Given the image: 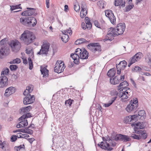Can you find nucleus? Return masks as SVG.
Returning <instances> with one entry per match:
<instances>
[{
	"instance_id": "09e8293b",
	"label": "nucleus",
	"mask_w": 151,
	"mask_h": 151,
	"mask_svg": "<svg viewBox=\"0 0 151 151\" xmlns=\"http://www.w3.org/2000/svg\"><path fill=\"white\" fill-rule=\"evenodd\" d=\"M18 68L17 66L15 65H12L10 66V68L11 70H16Z\"/></svg>"
},
{
	"instance_id": "f03ea898",
	"label": "nucleus",
	"mask_w": 151,
	"mask_h": 151,
	"mask_svg": "<svg viewBox=\"0 0 151 151\" xmlns=\"http://www.w3.org/2000/svg\"><path fill=\"white\" fill-rule=\"evenodd\" d=\"M35 38L33 33L28 30L24 31L20 38L21 40L27 45L33 42Z\"/></svg>"
},
{
	"instance_id": "603ef678",
	"label": "nucleus",
	"mask_w": 151,
	"mask_h": 151,
	"mask_svg": "<svg viewBox=\"0 0 151 151\" xmlns=\"http://www.w3.org/2000/svg\"><path fill=\"white\" fill-rule=\"evenodd\" d=\"M72 31L71 30V28L69 27V29H66L64 31V34L69 33L70 35L72 34Z\"/></svg>"
},
{
	"instance_id": "37998d69",
	"label": "nucleus",
	"mask_w": 151,
	"mask_h": 151,
	"mask_svg": "<svg viewBox=\"0 0 151 151\" xmlns=\"http://www.w3.org/2000/svg\"><path fill=\"white\" fill-rule=\"evenodd\" d=\"M134 7V5L133 4H129L126 7V12H128L130 10Z\"/></svg>"
},
{
	"instance_id": "bb28decb",
	"label": "nucleus",
	"mask_w": 151,
	"mask_h": 151,
	"mask_svg": "<svg viewBox=\"0 0 151 151\" xmlns=\"http://www.w3.org/2000/svg\"><path fill=\"white\" fill-rule=\"evenodd\" d=\"M119 76L115 77L113 79L110 78V81L111 84L114 85L116 84L119 83Z\"/></svg>"
},
{
	"instance_id": "f8f14e48",
	"label": "nucleus",
	"mask_w": 151,
	"mask_h": 151,
	"mask_svg": "<svg viewBox=\"0 0 151 151\" xmlns=\"http://www.w3.org/2000/svg\"><path fill=\"white\" fill-rule=\"evenodd\" d=\"M115 28L118 35H122L123 34L125 29V24L124 23H119L118 24L117 26Z\"/></svg>"
},
{
	"instance_id": "7ed1b4c3",
	"label": "nucleus",
	"mask_w": 151,
	"mask_h": 151,
	"mask_svg": "<svg viewBox=\"0 0 151 151\" xmlns=\"http://www.w3.org/2000/svg\"><path fill=\"white\" fill-rule=\"evenodd\" d=\"M83 51V49L82 50L79 48H78L76 50L74 53L71 54L70 55V57L74 60V62L75 64L78 63L80 55Z\"/></svg>"
},
{
	"instance_id": "e433bc0d",
	"label": "nucleus",
	"mask_w": 151,
	"mask_h": 151,
	"mask_svg": "<svg viewBox=\"0 0 151 151\" xmlns=\"http://www.w3.org/2000/svg\"><path fill=\"white\" fill-rule=\"evenodd\" d=\"M9 69L8 68H6L4 69L1 73V76L7 75L9 73Z\"/></svg>"
},
{
	"instance_id": "72a5a7b5",
	"label": "nucleus",
	"mask_w": 151,
	"mask_h": 151,
	"mask_svg": "<svg viewBox=\"0 0 151 151\" xmlns=\"http://www.w3.org/2000/svg\"><path fill=\"white\" fill-rule=\"evenodd\" d=\"M86 40L84 38H81L79 40H77L75 42V44L76 45L81 44L85 42Z\"/></svg>"
},
{
	"instance_id": "aec40b11",
	"label": "nucleus",
	"mask_w": 151,
	"mask_h": 151,
	"mask_svg": "<svg viewBox=\"0 0 151 151\" xmlns=\"http://www.w3.org/2000/svg\"><path fill=\"white\" fill-rule=\"evenodd\" d=\"M19 120L21 121L16 125V127L17 128L24 127L28 124V122L27 119H24L22 120Z\"/></svg>"
},
{
	"instance_id": "3c124183",
	"label": "nucleus",
	"mask_w": 151,
	"mask_h": 151,
	"mask_svg": "<svg viewBox=\"0 0 151 151\" xmlns=\"http://www.w3.org/2000/svg\"><path fill=\"white\" fill-rule=\"evenodd\" d=\"M145 112L144 110H141L138 111V115L139 116H142L145 115Z\"/></svg>"
},
{
	"instance_id": "5fc2aeb1",
	"label": "nucleus",
	"mask_w": 151,
	"mask_h": 151,
	"mask_svg": "<svg viewBox=\"0 0 151 151\" xmlns=\"http://www.w3.org/2000/svg\"><path fill=\"white\" fill-rule=\"evenodd\" d=\"M131 137L133 139H136L138 140L140 139L141 138V137L140 136V135L139 136L138 135H136L135 134H134L132 135Z\"/></svg>"
},
{
	"instance_id": "4d7b16f0",
	"label": "nucleus",
	"mask_w": 151,
	"mask_h": 151,
	"mask_svg": "<svg viewBox=\"0 0 151 151\" xmlns=\"http://www.w3.org/2000/svg\"><path fill=\"white\" fill-rule=\"evenodd\" d=\"M17 139V136L16 135H13L11 137V141L14 142L16 141Z\"/></svg>"
},
{
	"instance_id": "4468645a",
	"label": "nucleus",
	"mask_w": 151,
	"mask_h": 151,
	"mask_svg": "<svg viewBox=\"0 0 151 151\" xmlns=\"http://www.w3.org/2000/svg\"><path fill=\"white\" fill-rule=\"evenodd\" d=\"M8 79L6 76L0 77V88H3L6 87L8 84Z\"/></svg>"
},
{
	"instance_id": "9d476101",
	"label": "nucleus",
	"mask_w": 151,
	"mask_h": 151,
	"mask_svg": "<svg viewBox=\"0 0 151 151\" xmlns=\"http://www.w3.org/2000/svg\"><path fill=\"white\" fill-rule=\"evenodd\" d=\"M103 142H101L100 144H98V146L100 147L102 149L109 151H111L113 148L110 147V144L106 142H104V138L103 137Z\"/></svg>"
},
{
	"instance_id": "2f4dec72",
	"label": "nucleus",
	"mask_w": 151,
	"mask_h": 151,
	"mask_svg": "<svg viewBox=\"0 0 151 151\" xmlns=\"http://www.w3.org/2000/svg\"><path fill=\"white\" fill-rule=\"evenodd\" d=\"M63 36L61 37V39L63 42L66 43L69 40V37L67 34H64L63 32Z\"/></svg>"
},
{
	"instance_id": "a211bd4d",
	"label": "nucleus",
	"mask_w": 151,
	"mask_h": 151,
	"mask_svg": "<svg viewBox=\"0 0 151 151\" xmlns=\"http://www.w3.org/2000/svg\"><path fill=\"white\" fill-rule=\"evenodd\" d=\"M81 9L80 12V16L82 18L84 17L86 15L87 10H86V6L84 3L82 4L81 6Z\"/></svg>"
},
{
	"instance_id": "f3484780",
	"label": "nucleus",
	"mask_w": 151,
	"mask_h": 151,
	"mask_svg": "<svg viewBox=\"0 0 151 151\" xmlns=\"http://www.w3.org/2000/svg\"><path fill=\"white\" fill-rule=\"evenodd\" d=\"M28 10L22 12L21 13L22 16H28L32 15L35 12V9L34 8H27Z\"/></svg>"
},
{
	"instance_id": "1a4fd4ad",
	"label": "nucleus",
	"mask_w": 151,
	"mask_h": 151,
	"mask_svg": "<svg viewBox=\"0 0 151 151\" xmlns=\"http://www.w3.org/2000/svg\"><path fill=\"white\" fill-rule=\"evenodd\" d=\"M114 139L116 141L121 140L124 142L129 141L131 139L128 136L121 134H116L114 137Z\"/></svg>"
},
{
	"instance_id": "412c9836",
	"label": "nucleus",
	"mask_w": 151,
	"mask_h": 151,
	"mask_svg": "<svg viewBox=\"0 0 151 151\" xmlns=\"http://www.w3.org/2000/svg\"><path fill=\"white\" fill-rule=\"evenodd\" d=\"M118 36L117 34H114V35L111 34V33H109L108 32L106 36V38L103 40L104 42L106 41L107 40L112 41L114 39V37Z\"/></svg>"
},
{
	"instance_id": "dca6fc26",
	"label": "nucleus",
	"mask_w": 151,
	"mask_h": 151,
	"mask_svg": "<svg viewBox=\"0 0 151 151\" xmlns=\"http://www.w3.org/2000/svg\"><path fill=\"white\" fill-rule=\"evenodd\" d=\"M27 26H31L33 27L35 26L37 23V21L35 18L30 17H27Z\"/></svg>"
},
{
	"instance_id": "6ab92c4d",
	"label": "nucleus",
	"mask_w": 151,
	"mask_h": 151,
	"mask_svg": "<svg viewBox=\"0 0 151 151\" xmlns=\"http://www.w3.org/2000/svg\"><path fill=\"white\" fill-rule=\"evenodd\" d=\"M15 88L11 86L6 88L5 90L4 95L7 96H9L15 92Z\"/></svg>"
},
{
	"instance_id": "69168bd1",
	"label": "nucleus",
	"mask_w": 151,
	"mask_h": 151,
	"mask_svg": "<svg viewBox=\"0 0 151 151\" xmlns=\"http://www.w3.org/2000/svg\"><path fill=\"white\" fill-rule=\"evenodd\" d=\"M33 131L30 129L28 130H26L25 133H27L29 134H32L33 133Z\"/></svg>"
},
{
	"instance_id": "ddd939ff",
	"label": "nucleus",
	"mask_w": 151,
	"mask_h": 151,
	"mask_svg": "<svg viewBox=\"0 0 151 151\" xmlns=\"http://www.w3.org/2000/svg\"><path fill=\"white\" fill-rule=\"evenodd\" d=\"M9 52V47L6 46H3L0 50V58H2L3 56L8 54Z\"/></svg>"
},
{
	"instance_id": "13d9d810",
	"label": "nucleus",
	"mask_w": 151,
	"mask_h": 151,
	"mask_svg": "<svg viewBox=\"0 0 151 151\" xmlns=\"http://www.w3.org/2000/svg\"><path fill=\"white\" fill-rule=\"evenodd\" d=\"M26 90L28 91L29 93H31L32 91L33 90V87L32 86H28L27 87Z\"/></svg>"
},
{
	"instance_id": "6e6d98bb",
	"label": "nucleus",
	"mask_w": 151,
	"mask_h": 151,
	"mask_svg": "<svg viewBox=\"0 0 151 151\" xmlns=\"http://www.w3.org/2000/svg\"><path fill=\"white\" fill-rule=\"evenodd\" d=\"M137 117V116L136 115L131 116L130 117H131V118L132 119V122H133V123H134V122L136 121Z\"/></svg>"
},
{
	"instance_id": "a18cd8bd",
	"label": "nucleus",
	"mask_w": 151,
	"mask_h": 151,
	"mask_svg": "<svg viewBox=\"0 0 151 151\" xmlns=\"http://www.w3.org/2000/svg\"><path fill=\"white\" fill-rule=\"evenodd\" d=\"M74 9L77 12H79L80 9L79 5L78 3L74 4Z\"/></svg>"
},
{
	"instance_id": "5701e85b",
	"label": "nucleus",
	"mask_w": 151,
	"mask_h": 151,
	"mask_svg": "<svg viewBox=\"0 0 151 151\" xmlns=\"http://www.w3.org/2000/svg\"><path fill=\"white\" fill-rule=\"evenodd\" d=\"M88 52L85 49H83V51L80 55L79 59H86L88 57Z\"/></svg>"
},
{
	"instance_id": "c756f323",
	"label": "nucleus",
	"mask_w": 151,
	"mask_h": 151,
	"mask_svg": "<svg viewBox=\"0 0 151 151\" xmlns=\"http://www.w3.org/2000/svg\"><path fill=\"white\" fill-rule=\"evenodd\" d=\"M138 134H139L140 136L141 137V138H142L143 139H145L147 137V133L142 130L138 131Z\"/></svg>"
},
{
	"instance_id": "39448f33",
	"label": "nucleus",
	"mask_w": 151,
	"mask_h": 151,
	"mask_svg": "<svg viewBox=\"0 0 151 151\" xmlns=\"http://www.w3.org/2000/svg\"><path fill=\"white\" fill-rule=\"evenodd\" d=\"M9 45L14 52H17L19 50L21 46L20 43L17 40L12 41L10 43Z\"/></svg>"
},
{
	"instance_id": "49530a36",
	"label": "nucleus",
	"mask_w": 151,
	"mask_h": 151,
	"mask_svg": "<svg viewBox=\"0 0 151 151\" xmlns=\"http://www.w3.org/2000/svg\"><path fill=\"white\" fill-rule=\"evenodd\" d=\"M130 116H129L126 117L125 118L124 121L126 123H131V122H132V119L131 118V117H130Z\"/></svg>"
},
{
	"instance_id": "7c9ffc66",
	"label": "nucleus",
	"mask_w": 151,
	"mask_h": 151,
	"mask_svg": "<svg viewBox=\"0 0 151 151\" xmlns=\"http://www.w3.org/2000/svg\"><path fill=\"white\" fill-rule=\"evenodd\" d=\"M25 114H26L25 115L23 114L19 118L18 120H22L24 119H26L31 116V114L30 113L27 112Z\"/></svg>"
},
{
	"instance_id": "20e7f679",
	"label": "nucleus",
	"mask_w": 151,
	"mask_h": 151,
	"mask_svg": "<svg viewBox=\"0 0 151 151\" xmlns=\"http://www.w3.org/2000/svg\"><path fill=\"white\" fill-rule=\"evenodd\" d=\"M54 70L55 72L58 73L62 72L65 68L64 63L63 61L58 60L55 64Z\"/></svg>"
},
{
	"instance_id": "0e129e2a",
	"label": "nucleus",
	"mask_w": 151,
	"mask_h": 151,
	"mask_svg": "<svg viewBox=\"0 0 151 151\" xmlns=\"http://www.w3.org/2000/svg\"><path fill=\"white\" fill-rule=\"evenodd\" d=\"M85 22L86 24L91 23L88 17H86L85 18Z\"/></svg>"
},
{
	"instance_id": "c9c22d12",
	"label": "nucleus",
	"mask_w": 151,
	"mask_h": 151,
	"mask_svg": "<svg viewBox=\"0 0 151 151\" xmlns=\"http://www.w3.org/2000/svg\"><path fill=\"white\" fill-rule=\"evenodd\" d=\"M119 93L118 92L115 90H111L110 92V94L112 96H114V97H116V99L117 96H119Z\"/></svg>"
},
{
	"instance_id": "0eeeda50",
	"label": "nucleus",
	"mask_w": 151,
	"mask_h": 151,
	"mask_svg": "<svg viewBox=\"0 0 151 151\" xmlns=\"http://www.w3.org/2000/svg\"><path fill=\"white\" fill-rule=\"evenodd\" d=\"M105 13L106 16L109 18L111 23L113 24H115L116 18L112 11L110 9L107 10L105 11Z\"/></svg>"
},
{
	"instance_id": "4be33fe9",
	"label": "nucleus",
	"mask_w": 151,
	"mask_h": 151,
	"mask_svg": "<svg viewBox=\"0 0 151 151\" xmlns=\"http://www.w3.org/2000/svg\"><path fill=\"white\" fill-rule=\"evenodd\" d=\"M47 66L44 67L43 66H41L40 67V70L44 77H46L48 76L49 70L47 69Z\"/></svg>"
},
{
	"instance_id": "e2e57ef3",
	"label": "nucleus",
	"mask_w": 151,
	"mask_h": 151,
	"mask_svg": "<svg viewBox=\"0 0 151 151\" xmlns=\"http://www.w3.org/2000/svg\"><path fill=\"white\" fill-rule=\"evenodd\" d=\"M6 38H4L0 41V45H4L6 42Z\"/></svg>"
},
{
	"instance_id": "de8ad7c7",
	"label": "nucleus",
	"mask_w": 151,
	"mask_h": 151,
	"mask_svg": "<svg viewBox=\"0 0 151 151\" xmlns=\"http://www.w3.org/2000/svg\"><path fill=\"white\" fill-rule=\"evenodd\" d=\"M130 102L134 105H136V107H137L138 106V100L137 98H135L134 99L133 101L131 100Z\"/></svg>"
},
{
	"instance_id": "79ce46f5",
	"label": "nucleus",
	"mask_w": 151,
	"mask_h": 151,
	"mask_svg": "<svg viewBox=\"0 0 151 151\" xmlns=\"http://www.w3.org/2000/svg\"><path fill=\"white\" fill-rule=\"evenodd\" d=\"M20 62V59L19 58H17L10 61L9 63L10 64L19 63Z\"/></svg>"
},
{
	"instance_id": "864d4df0",
	"label": "nucleus",
	"mask_w": 151,
	"mask_h": 151,
	"mask_svg": "<svg viewBox=\"0 0 151 151\" xmlns=\"http://www.w3.org/2000/svg\"><path fill=\"white\" fill-rule=\"evenodd\" d=\"M6 146V144L5 142H2L0 140V148L4 149H5Z\"/></svg>"
},
{
	"instance_id": "ea45409f",
	"label": "nucleus",
	"mask_w": 151,
	"mask_h": 151,
	"mask_svg": "<svg viewBox=\"0 0 151 151\" xmlns=\"http://www.w3.org/2000/svg\"><path fill=\"white\" fill-rule=\"evenodd\" d=\"M104 1H99L97 2V5L101 8H104Z\"/></svg>"
},
{
	"instance_id": "58836bf2",
	"label": "nucleus",
	"mask_w": 151,
	"mask_h": 151,
	"mask_svg": "<svg viewBox=\"0 0 151 151\" xmlns=\"http://www.w3.org/2000/svg\"><path fill=\"white\" fill-rule=\"evenodd\" d=\"M108 32L109 33H111V34L114 35V34H117L116 32V28H110L108 29Z\"/></svg>"
},
{
	"instance_id": "bf43d9fd",
	"label": "nucleus",
	"mask_w": 151,
	"mask_h": 151,
	"mask_svg": "<svg viewBox=\"0 0 151 151\" xmlns=\"http://www.w3.org/2000/svg\"><path fill=\"white\" fill-rule=\"evenodd\" d=\"M94 24L96 27L101 29V27H100L99 23L97 21H95L94 22Z\"/></svg>"
},
{
	"instance_id": "c03bdc74",
	"label": "nucleus",
	"mask_w": 151,
	"mask_h": 151,
	"mask_svg": "<svg viewBox=\"0 0 151 151\" xmlns=\"http://www.w3.org/2000/svg\"><path fill=\"white\" fill-rule=\"evenodd\" d=\"M29 68L30 70L32 69L33 67V64L31 59L30 58H28Z\"/></svg>"
},
{
	"instance_id": "f704fd0d",
	"label": "nucleus",
	"mask_w": 151,
	"mask_h": 151,
	"mask_svg": "<svg viewBox=\"0 0 151 151\" xmlns=\"http://www.w3.org/2000/svg\"><path fill=\"white\" fill-rule=\"evenodd\" d=\"M15 149L16 151H23L24 150V145H21L18 147H15Z\"/></svg>"
},
{
	"instance_id": "338daca9",
	"label": "nucleus",
	"mask_w": 151,
	"mask_h": 151,
	"mask_svg": "<svg viewBox=\"0 0 151 151\" xmlns=\"http://www.w3.org/2000/svg\"><path fill=\"white\" fill-rule=\"evenodd\" d=\"M65 104H68L69 105H70L72 104L71 100V99H69L65 101Z\"/></svg>"
},
{
	"instance_id": "473e14b6",
	"label": "nucleus",
	"mask_w": 151,
	"mask_h": 151,
	"mask_svg": "<svg viewBox=\"0 0 151 151\" xmlns=\"http://www.w3.org/2000/svg\"><path fill=\"white\" fill-rule=\"evenodd\" d=\"M116 100V97H113L111 98L110 101H109L107 103L105 104L104 106L105 107H108L110 106Z\"/></svg>"
},
{
	"instance_id": "c85d7f7f",
	"label": "nucleus",
	"mask_w": 151,
	"mask_h": 151,
	"mask_svg": "<svg viewBox=\"0 0 151 151\" xmlns=\"http://www.w3.org/2000/svg\"><path fill=\"white\" fill-rule=\"evenodd\" d=\"M116 73V71L114 68L110 69L108 71L107 75L109 77H112L114 76Z\"/></svg>"
},
{
	"instance_id": "9b49d317",
	"label": "nucleus",
	"mask_w": 151,
	"mask_h": 151,
	"mask_svg": "<svg viewBox=\"0 0 151 151\" xmlns=\"http://www.w3.org/2000/svg\"><path fill=\"white\" fill-rule=\"evenodd\" d=\"M35 100V97L34 95L31 96V94H28L23 99V103L25 105L31 104Z\"/></svg>"
},
{
	"instance_id": "052dcab7",
	"label": "nucleus",
	"mask_w": 151,
	"mask_h": 151,
	"mask_svg": "<svg viewBox=\"0 0 151 151\" xmlns=\"http://www.w3.org/2000/svg\"><path fill=\"white\" fill-rule=\"evenodd\" d=\"M141 70V68L139 66H135V68L133 69L132 70H134L136 72L139 71Z\"/></svg>"
},
{
	"instance_id": "8fccbe9b",
	"label": "nucleus",
	"mask_w": 151,
	"mask_h": 151,
	"mask_svg": "<svg viewBox=\"0 0 151 151\" xmlns=\"http://www.w3.org/2000/svg\"><path fill=\"white\" fill-rule=\"evenodd\" d=\"M122 1V0H115L114 5L115 6L120 5Z\"/></svg>"
},
{
	"instance_id": "2eb2a0df",
	"label": "nucleus",
	"mask_w": 151,
	"mask_h": 151,
	"mask_svg": "<svg viewBox=\"0 0 151 151\" xmlns=\"http://www.w3.org/2000/svg\"><path fill=\"white\" fill-rule=\"evenodd\" d=\"M143 55L141 52H138L136 53L134 56H133L130 59V60L133 63L137 62L142 57Z\"/></svg>"
},
{
	"instance_id": "393cba45",
	"label": "nucleus",
	"mask_w": 151,
	"mask_h": 151,
	"mask_svg": "<svg viewBox=\"0 0 151 151\" xmlns=\"http://www.w3.org/2000/svg\"><path fill=\"white\" fill-rule=\"evenodd\" d=\"M32 108L31 106H29L27 107H22L20 110V113L22 114L27 113L29 112L31 109Z\"/></svg>"
},
{
	"instance_id": "f257e3e1",
	"label": "nucleus",
	"mask_w": 151,
	"mask_h": 151,
	"mask_svg": "<svg viewBox=\"0 0 151 151\" xmlns=\"http://www.w3.org/2000/svg\"><path fill=\"white\" fill-rule=\"evenodd\" d=\"M128 86V83L127 81H125L121 83L118 86V89L119 90L122 88V89L119 91V96L122 98V99H126L129 97L130 95L131 90L129 88H126Z\"/></svg>"
},
{
	"instance_id": "6e6552de",
	"label": "nucleus",
	"mask_w": 151,
	"mask_h": 151,
	"mask_svg": "<svg viewBox=\"0 0 151 151\" xmlns=\"http://www.w3.org/2000/svg\"><path fill=\"white\" fill-rule=\"evenodd\" d=\"M50 44L49 43L43 44L41 47V49L39 52H37V54L40 55L47 54L48 53Z\"/></svg>"
},
{
	"instance_id": "774afa93",
	"label": "nucleus",
	"mask_w": 151,
	"mask_h": 151,
	"mask_svg": "<svg viewBox=\"0 0 151 151\" xmlns=\"http://www.w3.org/2000/svg\"><path fill=\"white\" fill-rule=\"evenodd\" d=\"M16 136H17V138H22L23 137V134L21 133H18Z\"/></svg>"
},
{
	"instance_id": "4c0bfd02",
	"label": "nucleus",
	"mask_w": 151,
	"mask_h": 151,
	"mask_svg": "<svg viewBox=\"0 0 151 151\" xmlns=\"http://www.w3.org/2000/svg\"><path fill=\"white\" fill-rule=\"evenodd\" d=\"M27 17L25 19L21 18L20 19V21L22 24L26 26L27 24V22L28 20H27Z\"/></svg>"
},
{
	"instance_id": "a19ab883",
	"label": "nucleus",
	"mask_w": 151,
	"mask_h": 151,
	"mask_svg": "<svg viewBox=\"0 0 151 151\" xmlns=\"http://www.w3.org/2000/svg\"><path fill=\"white\" fill-rule=\"evenodd\" d=\"M20 5L21 4H19L15 6H10L11 7L10 10H11L12 11L16 9H18L19 8L21 9L22 8L20 7Z\"/></svg>"
},
{
	"instance_id": "b1692460",
	"label": "nucleus",
	"mask_w": 151,
	"mask_h": 151,
	"mask_svg": "<svg viewBox=\"0 0 151 151\" xmlns=\"http://www.w3.org/2000/svg\"><path fill=\"white\" fill-rule=\"evenodd\" d=\"M137 107L136 105H134L130 101L129 104L127 105L126 109L127 111L130 112L136 109Z\"/></svg>"
},
{
	"instance_id": "cd10ccee",
	"label": "nucleus",
	"mask_w": 151,
	"mask_h": 151,
	"mask_svg": "<svg viewBox=\"0 0 151 151\" xmlns=\"http://www.w3.org/2000/svg\"><path fill=\"white\" fill-rule=\"evenodd\" d=\"M131 126L132 127L134 126L135 128H136L137 129H142L144 127V126L142 125V123H141V122L132 123L131 124Z\"/></svg>"
},
{
	"instance_id": "423d86ee",
	"label": "nucleus",
	"mask_w": 151,
	"mask_h": 151,
	"mask_svg": "<svg viewBox=\"0 0 151 151\" xmlns=\"http://www.w3.org/2000/svg\"><path fill=\"white\" fill-rule=\"evenodd\" d=\"M88 48L93 52L101 51V47L98 43H92L89 44L88 46Z\"/></svg>"
},
{
	"instance_id": "680f3d73",
	"label": "nucleus",
	"mask_w": 151,
	"mask_h": 151,
	"mask_svg": "<svg viewBox=\"0 0 151 151\" xmlns=\"http://www.w3.org/2000/svg\"><path fill=\"white\" fill-rule=\"evenodd\" d=\"M108 142L112 147H114L116 145V143L115 142L112 141L111 140H109L108 141Z\"/></svg>"
},
{
	"instance_id": "a878e982",
	"label": "nucleus",
	"mask_w": 151,
	"mask_h": 151,
	"mask_svg": "<svg viewBox=\"0 0 151 151\" xmlns=\"http://www.w3.org/2000/svg\"><path fill=\"white\" fill-rule=\"evenodd\" d=\"M127 65V62L125 60L121 61L118 64H116V68L124 70Z\"/></svg>"
}]
</instances>
